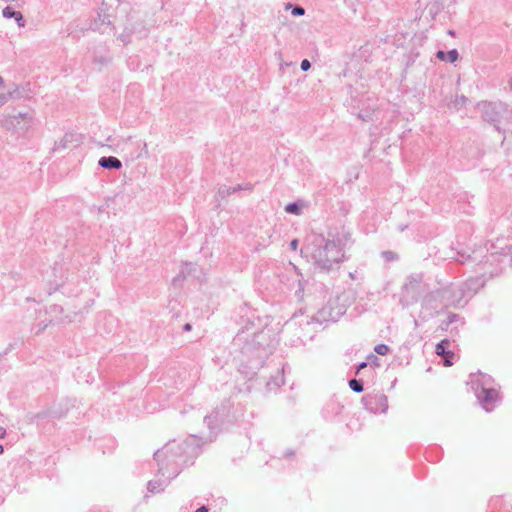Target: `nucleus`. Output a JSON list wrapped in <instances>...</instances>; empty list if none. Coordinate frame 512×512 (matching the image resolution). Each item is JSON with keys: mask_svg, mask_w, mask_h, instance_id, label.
Masks as SVG:
<instances>
[{"mask_svg": "<svg viewBox=\"0 0 512 512\" xmlns=\"http://www.w3.org/2000/svg\"><path fill=\"white\" fill-rule=\"evenodd\" d=\"M437 57L443 61L448 60L450 62H455L458 59V53L456 50H451L448 53L439 51L437 53Z\"/></svg>", "mask_w": 512, "mask_h": 512, "instance_id": "nucleus-9", "label": "nucleus"}, {"mask_svg": "<svg viewBox=\"0 0 512 512\" xmlns=\"http://www.w3.org/2000/svg\"><path fill=\"white\" fill-rule=\"evenodd\" d=\"M290 246H291V249H292V250H296V249H297V247H298V240L294 239V240L291 242Z\"/></svg>", "mask_w": 512, "mask_h": 512, "instance_id": "nucleus-18", "label": "nucleus"}, {"mask_svg": "<svg viewBox=\"0 0 512 512\" xmlns=\"http://www.w3.org/2000/svg\"><path fill=\"white\" fill-rule=\"evenodd\" d=\"M349 387L352 391L356 393H361L364 390L363 381L360 379H351L349 380Z\"/></svg>", "mask_w": 512, "mask_h": 512, "instance_id": "nucleus-10", "label": "nucleus"}, {"mask_svg": "<svg viewBox=\"0 0 512 512\" xmlns=\"http://www.w3.org/2000/svg\"><path fill=\"white\" fill-rule=\"evenodd\" d=\"M283 383H284V379H283V377H280V380H279L278 382H276L275 384H276L277 386H280V385H281V384H283Z\"/></svg>", "mask_w": 512, "mask_h": 512, "instance_id": "nucleus-22", "label": "nucleus"}, {"mask_svg": "<svg viewBox=\"0 0 512 512\" xmlns=\"http://www.w3.org/2000/svg\"><path fill=\"white\" fill-rule=\"evenodd\" d=\"M451 341L449 339L441 340L435 347V353L443 358L445 366H452L455 353L450 350Z\"/></svg>", "mask_w": 512, "mask_h": 512, "instance_id": "nucleus-5", "label": "nucleus"}, {"mask_svg": "<svg viewBox=\"0 0 512 512\" xmlns=\"http://www.w3.org/2000/svg\"><path fill=\"white\" fill-rule=\"evenodd\" d=\"M195 512H208V508L206 506H201Z\"/></svg>", "mask_w": 512, "mask_h": 512, "instance_id": "nucleus-20", "label": "nucleus"}, {"mask_svg": "<svg viewBox=\"0 0 512 512\" xmlns=\"http://www.w3.org/2000/svg\"><path fill=\"white\" fill-rule=\"evenodd\" d=\"M6 436V429L4 427L0 426V439L5 438Z\"/></svg>", "mask_w": 512, "mask_h": 512, "instance_id": "nucleus-19", "label": "nucleus"}, {"mask_svg": "<svg viewBox=\"0 0 512 512\" xmlns=\"http://www.w3.org/2000/svg\"><path fill=\"white\" fill-rule=\"evenodd\" d=\"M368 358L371 360V362H372L373 364H375V365H377V366L379 365V363H378V357H377V356H375V355L371 354V355H369V357H368Z\"/></svg>", "mask_w": 512, "mask_h": 512, "instance_id": "nucleus-16", "label": "nucleus"}, {"mask_svg": "<svg viewBox=\"0 0 512 512\" xmlns=\"http://www.w3.org/2000/svg\"><path fill=\"white\" fill-rule=\"evenodd\" d=\"M310 67H311V64H310V62H309L307 59H304V60L301 62V69H302L303 71H307V70H309V69H310Z\"/></svg>", "mask_w": 512, "mask_h": 512, "instance_id": "nucleus-14", "label": "nucleus"}, {"mask_svg": "<svg viewBox=\"0 0 512 512\" xmlns=\"http://www.w3.org/2000/svg\"><path fill=\"white\" fill-rule=\"evenodd\" d=\"M374 351L379 355H386L390 351V348L386 344H377Z\"/></svg>", "mask_w": 512, "mask_h": 512, "instance_id": "nucleus-12", "label": "nucleus"}, {"mask_svg": "<svg viewBox=\"0 0 512 512\" xmlns=\"http://www.w3.org/2000/svg\"><path fill=\"white\" fill-rule=\"evenodd\" d=\"M235 341L238 344L244 342L242 353L250 357L252 368L258 369L273 353L279 340L277 334L267 325L259 329L255 322H247L245 328L236 335Z\"/></svg>", "mask_w": 512, "mask_h": 512, "instance_id": "nucleus-2", "label": "nucleus"}, {"mask_svg": "<svg viewBox=\"0 0 512 512\" xmlns=\"http://www.w3.org/2000/svg\"><path fill=\"white\" fill-rule=\"evenodd\" d=\"M225 412H226V407L223 406L221 409L220 408L214 409V411L211 414L206 415L204 417V422L206 423V425L209 428L211 433L217 432V430L219 429V427L223 421Z\"/></svg>", "mask_w": 512, "mask_h": 512, "instance_id": "nucleus-6", "label": "nucleus"}, {"mask_svg": "<svg viewBox=\"0 0 512 512\" xmlns=\"http://www.w3.org/2000/svg\"><path fill=\"white\" fill-rule=\"evenodd\" d=\"M3 15L8 18L14 17L17 22L22 20V14L20 12L13 11L10 7H6L3 10ZM19 25L22 26L23 24L19 23Z\"/></svg>", "mask_w": 512, "mask_h": 512, "instance_id": "nucleus-11", "label": "nucleus"}, {"mask_svg": "<svg viewBox=\"0 0 512 512\" xmlns=\"http://www.w3.org/2000/svg\"><path fill=\"white\" fill-rule=\"evenodd\" d=\"M183 329L185 331H190L192 329L191 325L189 322H186V324L183 326Z\"/></svg>", "mask_w": 512, "mask_h": 512, "instance_id": "nucleus-21", "label": "nucleus"}, {"mask_svg": "<svg viewBox=\"0 0 512 512\" xmlns=\"http://www.w3.org/2000/svg\"><path fill=\"white\" fill-rule=\"evenodd\" d=\"M366 367H367V362H361L357 367L356 374H358L360 372V370H362L363 368H366Z\"/></svg>", "mask_w": 512, "mask_h": 512, "instance_id": "nucleus-17", "label": "nucleus"}, {"mask_svg": "<svg viewBox=\"0 0 512 512\" xmlns=\"http://www.w3.org/2000/svg\"><path fill=\"white\" fill-rule=\"evenodd\" d=\"M99 164L104 168H115L121 167V162L116 157H103L100 159Z\"/></svg>", "mask_w": 512, "mask_h": 512, "instance_id": "nucleus-8", "label": "nucleus"}, {"mask_svg": "<svg viewBox=\"0 0 512 512\" xmlns=\"http://www.w3.org/2000/svg\"><path fill=\"white\" fill-rule=\"evenodd\" d=\"M362 403L372 413H386L388 410V398L383 393L368 394L362 398Z\"/></svg>", "mask_w": 512, "mask_h": 512, "instance_id": "nucleus-4", "label": "nucleus"}, {"mask_svg": "<svg viewBox=\"0 0 512 512\" xmlns=\"http://www.w3.org/2000/svg\"><path fill=\"white\" fill-rule=\"evenodd\" d=\"M470 384L481 407L487 412L493 411L500 401L494 379L490 375L478 372L470 374Z\"/></svg>", "mask_w": 512, "mask_h": 512, "instance_id": "nucleus-3", "label": "nucleus"}, {"mask_svg": "<svg viewBox=\"0 0 512 512\" xmlns=\"http://www.w3.org/2000/svg\"><path fill=\"white\" fill-rule=\"evenodd\" d=\"M293 15H303L304 9L302 7H295L292 11Z\"/></svg>", "mask_w": 512, "mask_h": 512, "instance_id": "nucleus-15", "label": "nucleus"}, {"mask_svg": "<svg viewBox=\"0 0 512 512\" xmlns=\"http://www.w3.org/2000/svg\"><path fill=\"white\" fill-rule=\"evenodd\" d=\"M199 451L200 444L195 435H191L183 444H178L175 441L168 442L153 455L154 460L158 463V475L167 480L175 478L183 466L192 464Z\"/></svg>", "mask_w": 512, "mask_h": 512, "instance_id": "nucleus-1", "label": "nucleus"}, {"mask_svg": "<svg viewBox=\"0 0 512 512\" xmlns=\"http://www.w3.org/2000/svg\"><path fill=\"white\" fill-rule=\"evenodd\" d=\"M169 481L170 480H167L166 478H165V480H161V479L150 480L147 483V490H148V492H150L152 494L160 493V492L164 491V489L167 486V484L169 483Z\"/></svg>", "mask_w": 512, "mask_h": 512, "instance_id": "nucleus-7", "label": "nucleus"}, {"mask_svg": "<svg viewBox=\"0 0 512 512\" xmlns=\"http://www.w3.org/2000/svg\"><path fill=\"white\" fill-rule=\"evenodd\" d=\"M285 210L288 213H293V214H299L300 213V209H299L298 205L294 204V203L287 205Z\"/></svg>", "mask_w": 512, "mask_h": 512, "instance_id": "nucleus-13", "label": "nucleus"}, {"mask_svg": "<svg viewBox=\"0 0 512 512\" xmlns=\"http://www.w3.org/2000/svg\"><path fill=\"white\" fill-rule=\"evenodd\" d=\"M3 452H4V447H3V445L0 444V455L3 454Z\"/></svg>", "mask_w": 512, "mask_h": 512, "instance_id": "nucleus-23", "label": "nucleus"}]
</instances>
